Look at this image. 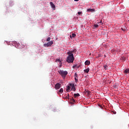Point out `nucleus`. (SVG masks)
I'll use <instances>...</instances> for the list:
<instances>
[{
    "instance_id": "nucleus-17",
    "label": "nucleus",
    "mask_w": 129,
    "mask_h": 129,
    "mask_svg": "<svg viewBox=\"0 0 129 129\" xmlns=\"http://www.w3.org/2000/svg\"><path fill=\"white\" fill-rule=\"evenodd\" d=\"M121 30L122 31H125V26H122V27L121 28Z\"/></svg>"
},
{
    "instance_id": "nucleus-22",
    "label": "nucleus",
    "mask_w": 129,
    "mask_h": 129,
    "mask_svg": "<svg viewBox=\"0 0 129 129\" xmlns=\"http://www.w3.org/2000/svg\"><path fill=\"white\" fill-rule=\"evenodd\" d=\"M55 61L56 62H61V61H60V59H56Z\"/></svg>"
},
{
    "instance_id": "nucleus-12",
    "label": "nucleus",
    "mask_w": 129,
    "mask_h": 129,
    "mask_svg": "<svg viewBox=\"0 0 129 129\" xmlns=\"http://www.w3.org/2000/svg\"><path fill=\"white\" fill-rule=\"evenodd\" d=\"M75 37H76V34L75 33H73L72 35H70V38H71V39H72V38H75Z\"/></svg>"
},
{
    "instance_id": "nucleus-26",
    "label": "nucleus",
    "mask_w": 129,
    "mask_h": 129,
    "mask_svg": "<svg viewBox=\"0 0 129 129\" xmlns=\"http://www.w3.org/2000/svg\"><path fill=\"white\" fill-rule=\"evenodd\" d=\"M75 2H78L79 0H74Z\"/></svg>"
},
{
    "instance_id": "nucleus-24",
    "label": "nucleus",
    "mask_w": 129,
    "mask_h": 129,
    "mask_svg": "<svg viewBox=\"0 0 129 129\" xmlns=\"http://www.w3.org/2000/svg\"><path fill=\"white\" fill-rule=\"evenodd\" d=\"M75 76V77H78L77 76V73H76L75 74V76Z\"/></svg>"
},
{
    "instance_id": "nucleus-20",
    "label": "nucleus",
    "mask_w": 129,
    "mask_h": 129,
    "mask_svg": "<svg viewBox=\"0 0 129 129\" xmlns=\"http://www.w3.org/2000/svg\"><path fill=\"white\" fill-rule=\"evenodd\" d=\"M51 40V37H48L46 39L47 42H49Z\"/></svg>"
},
{
    "instance_id": "nucleus-27",
    "label": "nucleus",
    "mask_w": 129,
    "mask_h": 129,
    "mask_svg": "<svg viewBox=\"0 0 129 129\" xmlns=\"http://www.w3.org/2000/svg\"><path fill=\"white\" fill-rule=\"evenodd\" d=\"M114 113V114H115V113H116V112H115V113Z\"/></svg>"
},
{
    "instance_id": "nucleus-18",
    "label": "nucleus",
    "mask_w": 129,
    "mask_h": 129,
    "mask_svg": "<svg viewBox=\"0 0 129 129\" xmlns=\"http://www.w3.org/2000/svg\"><path fill=\"white\" fill-rule=\"evenodd\" d=\"M76 82H78V77H75Z\"/></svg>"
},
{
    "instance_id": "nucleus-28",
    "label": "nucleus",
    "mask_w": 129,
    "mask_h": 129,
    "mask_svg": "<svg viewBox=\"0 0 129 129\" xmlns=\"http://www.w3.org/2000/svg\"><path fill=\"white\" fill-rule=\"evenodd\" d=\"M99 23H101V22H100Z\"/></svg>"
},
{
    "instance_id": "nucleus-11",
    "label": "nucleus",
    "mask_w": 129,
    "mask_h": 129,
    "mask_svg": "<svg viewBox=\"0 0 129 129\" xmlns=\"http://www.w3.org/2000/svg\"><path fill=\"white\" fill-rule=\"evenodd\" d=\"M78 96H80V94H79V93L74 94V97H75V98H76Z\"/></svg>"
},
{
    "instance_id": "nucleus-21",
    "label": "nucleus",
    "mask_w": 129,
    "mask_h": 129,
    "mask_svg": "<svg viewBox=\"0 0 129 129\" xmlns=\"http://www.w3.org/2000/svg\"><path fill=\"white\" fill-rule=\"evenodd\" d=\"M86 93H87L88 95H89L90 94V91H87L86 92Z\"/></svg>"
},
{
    "instance_id": "nucleus-1",
    "label": "nucleus",
    "mask_w": 129,
    "mask_h": 129,
    "mask_svg": "<svg viewBox=\"0 0 129 129\" xmlns=\"http://www.w3.org/2000/svg\"><path fill=\"white\" fill-rule=\"evenodd\" d=\"M74 61V56L73 54H69L67 57V62L68 63H73Z\"/></svg>"
},
{
    "instance_id": "nucleus-2",
    "label": "nucleus",
    "mask_w": 129,
    "mask_h": 129,
    "mask_svg": "<svg viewBox=\"0 0 129 129\" xmlns=\"http://www.w3.org/2000/svg\"><path fill=\"white\" fill-rule=\"evenodd\" d=\"M58 73L59 74H60V75H61V76H62V77H66V75H67V74H68V72L65 71H58Z\"/></svg>"
},
{
    "instance_id": "nucleus-6",
    "label": "nucleus",
    "mask_w": 129,
    "mask_h": 129,
    "mask_svg": "<svg viewBox=\"0 0 129 129\" xmlns=\"http://www.w3.org/2000/svg\"><path fill=\"white\" fill-rule=\"evenodd\" d=\"M70 86L72 87L71 90H73V91H75V90H76V88H75L74 84H70Z\"/></svg>"
},
{
    "instance_id": "nucleus-19",
    "label": "nucleus",
    "mask_w": 129,
    "mask_h": 129,
    "mask_svg": "<svg viewBox=\"0 0 129 129\" xmlns=\"http://www.w3.org/2000/svg\"><path fill=\"white\" fill-rule=\"evenodd\" d=\"M98 26H99V25H98V24H94V27H95V28H98Z\"/></svg>"
},
{
    "instance_id": "nucleus-15",
    "label": "nucleus",
    "mask_w": 129,
    "mask_h": 129,
    "mask_svg": "<svg viewBox=\"0 0 129 129\" xmlns=\"http://www.w3.org/2000/svg\"><path fill=\"white\" fill-rule=\"evenodd\" d=\"M103 67L105 70H107V69H108V66L107 65H104Z\"/></svg>"
},
{
    "instance_id": "nucleus-5",
    "label": "nucleus",
    "mask_w": 129,
    "mask_h": 129,
    "mask_svg": "<svg viewBox=\"0 0 129 129\" xmlns=\"http://www.w3.org/2000/svg\"><path fill=\"white\" fill-rule=\"evenodd\" d=\"M60 87H61V84L59 83H57L55 85V89H56V90L57 89H59V88H60Z\"/></svg>"
},
{
    "instance_id": "nucleus-9",
    "label": "nucleus",
    "mask_w": 129,
    "mask_h": 129,
    "mask_svg": "<svg viewBox=\"0 0 129 129\" xmlns=\"http://www.w3.org/2000/svg\"><path fill=\"white\" fill-rule=\"evenodd\" d=\"M90 69L89 68H87L86 69L84 70V71L85 72V73H88L89 72Z\"/></svg>"
},
{
    "instance_id": "nucleus-16",
    "label": "nucleus",
    "mask_w": 129,
    "mask_h": 129,
    "mask_svg": "<svg viewBox=\"0 0 129 129\" xmlns=\"http://www.w3.org/2000/svg\"><path fill=\"white\" fill-rule=\"evenodd\" d=\"M58 92H59V93H63V88H60Z\"/></svg>"
},
{
    "instance_id": "nucleus-25",
    "label": "nucleus",
    "mask_w": 129,
    "mask_h": 129,
    "mask_svg": "<svg viewBox=\"0 0 129 129\" xmlns=\"http://www.w3.org/2000/svg\"><path fill=\"white\" fill-rule=\"evenodd\" d=\"M72 101H73V102H75V100L74 99H72Z\"/></svg>"
},
{
    "instance_id": "nucleus-13",
    "label": "nucleus",
    "mask_w": 129,
    "mask_h": 129,
    "mask_svg": "<svg viewBox=\"0 0 129 129\" xmlns=\"http://www.w3.org/2000/svg\"><path fill=\"white\" fill-rule=\"evenodd\" d=\"M94 9H88V10H87V12H94Z\"/></svg>"
},
{
    "instance_id": "nucleus-10",
    "label": "nucleus",
    "mask_w": 129,
    "mask_h": 129,
    "mask_svg": "<svg viewBox=\"0 0 129 129\" xmlns=\"http://www.w3.org/2000/svg\"><path fill=\"white\" fill-rule=\"evenodd\" d=\"M71 86H68V87H67V92H70V89H71Z\"/></svg>"
},
{
    "instance_id": "nucleus-14",
    "label": "nucleus",
    "mask_w": 129,
    "mask_h": 129,
    "mask_svg": "<svg viewBox=\"0 0 129 129\" xmlns=\"http://www.w3.org/2000/svg\"><path fill=\"white\" fill-rule=\"evenodd\" d=\"M124 73H125V74H128L129 70L128 69L125 70V71H124Z\"/></svg>"
},
{
    "instance_id": "nucleus-8",
    "label": "nucleus",
    "mask_w": 129,
    "mask_h": 129,
    "mask_svg": "<svg viewBox=\"0 0 129 129\" xmlns=\"http://www.w3.org/2000/svg\"><path fill=\"white\" fill-rule=\"evenodd\" d=\"M85 64L86 65V66L90 65V61H89V60H86V61L85 62Z\"/></svg>"
},
{
    "instance_id": "nucleus-4",
    "label": "nucleus",
    "mask_w": 129,
    "mask_h": 129,
    "mask_svg": "<svg viewBox=\"0 0 129 129\" xmlns=\"http://www.w3.org/2000/svg\"><path fill=\"white\" fill-rule=\"evenodd\" d=\"M77 50L76 49H74L73 50H72V51H68V52H67V54H68V55H73V53H76V52H77Z\"/></svg>"
},
{
    "instance_id": "nucleus-3",
    "label": "nucleus",
    "mask_w": 129,
    "mask_h": 129,
    "mask_svg": "<svg viewBox=\"0 0 129 129\" xmlns=\"http://www.w3.org/2000/svg\"><path fill=\"white\" fill-rule=\"evenodd\" d=\"M53 45V41H50L48 42L47 43H45L43 44L44 47H51Z\"/></svg>"
},
{
    "instance_id": "nucleus-23",
    "label": "nucleus",
    "mask_w": 129,
    "mask_h": 129,
    "mask_svg": "<svg viewBox=\"0 0 129 129\" xmlns=\"http://www.w3.org/2000/svg\"><path fill=\"white\" fill-rule=\"evenodd\" d=\"M82 14V12H79L78 13V14L79 15H81Z\"/></svg>"
},
{
    "instance_id": "nucleus-7",
    "label": "nucleus",
    "mask_w": 129,
    "mask_h": 129,
    "mask_svg": "<svg viewBox=\"0 0 129 129\" xmlns=\"http://www.w3.org/2000/svg\"><path fill=\"white\" fill-rule=\"evenodd\" d=\"M50 6L51 7L52 9L53 10H55L56 7L55 6V5L53 3V2H50Z\"/></svg>"
}]
</instances>
